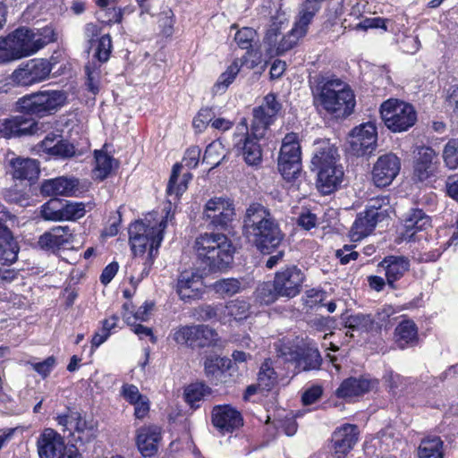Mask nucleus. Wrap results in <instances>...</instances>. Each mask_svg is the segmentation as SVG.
I'll return each mask as SVG.
<instances>
[{
    "label": "nucleus",
    "mask_w": 458,
    "mask_h": 458,
    "mask_svg": "<svg viewBox=\"0 0 458 458\" xmlns=\"http://www.w3.org/2000/svg\"><path fill=\"white\" fill-rule=\"evenodd\" d=\"M171 201L172 199L169 200L168 207L165 208V216L148 214L144 220L136 221L129 228L130 243L134 255L142 256L148 251L147 257L141 263L143 268L139 276H131L132 280L140 281L149 273L155 256L154 252H157L163 241L164 231L167 226L168 220H171L173 217L170 210ZM139 265H140V262L136 258L132 261L131 266L136 267Z\"/></svg>",
    "instance_id": "obj_1"
},
{
    "label": "nucleus",
    "mask_w": 458,
    "mask_h": 458,
    "mask_svg": "<svg viewBox=\"0 0 458 458\" xmlns=\"http://www.w3.org/2000/svg\"><path fill=\"white\" fill-rule=\"evenodd\" d=\"M242 229L248 241L264 254H270L284 239L276 220L259 203H252L246 208Z\"/></svg>",
    "instance_id": "obj_2"
},
{
    "label": "nucleus",
    "mask_w": 458,
    "mask_h": 458,
    "mask_svg": "<svg viewBox=\"0 0 458 458\" xmlns=\"http://www.w3.org/2000/svg\"><path fill=\"white\" fill-rule=\"evenodd\" d=\"M315 101L328 114L339 118L350 115L355 106L351 87L338 78L322 80L313 90Z\"/></svg>",
    "instance_id": "obj_3"
},
{
    "label": "nucleus",
    "mask_w": 458,
    "mask_h": 458,
    "mask_svg": "<svg viewBox=\"0 0 458 458\" xmlns=\"http://www.w3.org/2000/svg\"><path fill=\"white\" fill-rule=\"evenodd\" d=\"M198 260L209 271H220L229 267L234 248L231 240L221 233H204L194 242Z\"/></svg>",
    "instance_id": "obj_4"
},
{
    "label": "nucleus",
    "mask_w": 458,
    "mask_h": 458,
    "mask_svg": "<svg viewBox=\"0 0 458 458\" xmlns=\"http://www.w3.org/2000/svg\"><path fill=\"white\" fill-rule=\"evenodd\" d=\"M55 40V34L50 27L37 31L24 27L19 28L3 38L4 57L7 62L28 57Z\"/></svg>",
    "instance_id": "obj_5"
},
{
    "label": "nucleus",
    "mask_w": 458,
    "mask_h": 458,
    "mask_svg": "<svg viewBox=\"0 0 458 458\" xmlns=\"http://www.w3.org/2000/svg\"><path fill=\"white\" fill-rule=\"evenodd\" d=\"M282 1L263 0L262 4V7L269 10L268 13L271 14V24L263 39L264 51L269 57L283 55L299 42L290 30L286 34L282 31L288 25V17L281 10Z\"/></svg>",
    "instance_id": "obj_6"
},
{
    "label": "nucleus",
    "mask_w": 458,
    "mask_h": 458,
    "mask_svg": "<svg viewBox=\"0 0 458 458\" xmlns=\"http://www.w3.org/2000/svg\"><path fill=\"white\" fill-rule=\"evenodd\" d=\"M380 115L386 126L393 132L405 131L417 121L414 107L395 98L387 99L381 104Z\"/></svg>",
    "instance_id": "obj_7"
},
{
    "label": "nucleus",
    "mask_w": 458,
    "mask_h": 458,
    "mask_svg": "<svg viewBox=\"0 0 458 458\" xmlns=\"http://www.w3.org/2000/svg\"><path fill=\"white\" fill-rule=\"evenodd\" d=\"M66 98L64 91L45 90L21 98L17 105L24 113L45 116L56 112L64 105Z\"/></svg>",
    "instance_id": "obj_8"
},
{
    "label": "nucleus",
    "mask_w": 458,
    "mask_h": 458,
    "mask_svg": "<svg viewBox=\"0 0 458 458\" xmlns=\"http://www.w3.org/2000/svg\"><path fill=\"white\" fill-rule=\"evenodd\" d=\"M58 426L64 432H68L81 443H88L97 436V427L92 420L76 411L69 410L66 413L58 414L55 418Z\"/></svg>",
    "instance_id": "obj_9"
},
{
    "label": "nucleus",
    "mask_w": 458,
    "mask_h": 458,
    "mask_svg": "<svg viewBox=\"0 0 458 458\" xmlns=\"http://www.w3.org/2000/svg\"><path fill=\"white\" fill-rule=\"evenodd\" d=\"M233 201L227 197H214L208 199L203 208L202 218L215 228H226L234 219Z\"/></svg>",
    "instance_id": "obj_10"
},
{
    "label": "nucleus",
    "mask_w": 458,
    "mask_h": 458,
    "mask_svg": "<svg viewBox=\"0 0 458 458\" xmlns=\"http://www.w3.org/2000/svg\"><path fill=\"white\" fill-rule=\"evenodd\" d=\"M281 356L287 360L294 361L299 370L308 371L318 369L321 365L320 353L312 342L303 343L293 349L290 346L282 345L278 349Z\"/></svg>",
    "instance_id": "obj_11"
},
{
    "label": "nucleus",
    "mask_w": 458,
    "mask_h": 458,
    "mask_svg": "<svg viewBox=\"0 0 458 458\" xmlns=\"http://www.w3.org/2000/svg\"><path fill=\"white\" fill-rule=\"evenodd\" d=\"M51 64L46 59H31L12 73L11 79L19 86H30L48 78Z\"/></svg>",
    "instance_id": "obj_12"
},
{
    "label": "nucleus",
    "mask_w": 458,
    "mask_h": 458,
    "mask_svg": "<svg viewBox=\"0 0 458 458\" xmlns=\"http://www.w3.org/2000/svg\"><path fill=\"white\" fill-rule=\"evenodd\" d=\"M304 280L305 276L301 269L292 265L276 273L274 285L279 296L291 299L301 293Z\"/></svg>",
    "instance_id": "obj_13"
},
{
    "label": "nucleus",
    "mask_w": 458,
    "mask_h": 458,
    "mask_svg": "<svg viewBox=\"0 0 458 458\" xmlns=\"http://www.w3.org/2000/svg\"><path fill=\"white\" fill-rule=\"evenodd\" d=\"M376 125L368 122L355 127L349 135V151L357 157L372 153L377 146Z\"/></svg>",
    "instance_id": "obj_14"
},
{
    "label": "nucleus",
    "mask_w": 458,
    "mask_h": 458,
    "mask_svg": "<svg viewBox=\"0 0 458 458\" xmlns=\"http://www.w3.org/2000/svg\"><path fill=\"white\" fill-rule=\"evenodd\" d=\"M253 134H248V127L245 121H242L237 127L233 135V144L241 153L244 161L249 165H258L262 159V151L258 140Z\"/></svg>",
    "instance_id": "obj_15"
},
{
    "label": "nucleus",
    "mask_w": 458,
    "mask_h": 458,
    "mask_svg": "<svg viewBox=\"0 0 458 458\" xmlns=\"http://www.w3.org/2000/svg\"><path fill=\"white\" fill-rule=\"evenodd\" d=\"M281 104L276 100L274 94H267L262 104L254 108L251 133L256 138H262L268 126L281 110Z\"/></svg>",
    "instance_id": "obj_16"
},
{
    "label": "nucleus",
    "mask_w": 458,
    "mask_h": 458,
    "mask_svg": "<svg viewBox=\"0 0 458 458\" xmlns=\"http://www.w3.org/2000/svg\"><path fill=\"white\" fill-rule=\"evenodd\" d=\"M401 170L400 158L387 153L380 156L373 165L372 181L377 187L390 185Z\"/></svg>",
    "instance_id": "obj_17"
},
{
    "label": "nucleus",
    "mask_w": 458,
    "mask_h": 458,
    "mask_svg": "<svg viewBox=\"0 0 458 458\" xmlns=\"http://www.w3.org/2000/svg\"><path fill=\"white\" fill-rule=\"evenodd\" d=\"M64 437L53 428H46L37 440L39 458H62L65 451Z\"/></svg>",
    "instance_id": "obj_18"
},
{
    "label": "nucleus",
    "mask_w": 458,
    "mask_h": 458,
    "mask_svg": "<svg viewBox=\"0 0 458 458\" xmlns=\"http://www.w3.org/2000/svg\"><path fill=\"white\" fill-rule=\"evenodd\" d=\"M359 429L356 425L344 424L336 428L332 435V450L336 458H345L356 445Z\"/></svg>",
    "instance_id": "obj_19"
},
{
    "label": "nucleus",
    "mask_w": 458,
    "mask_h": 458,
    "mask_svg": "<svg viewBox=\"0 0 458 458\" xmlns=\"http://www.w3.org/2000/svg\"><path fill=\"white\" fill-rule=\"evenodd\" d=\"M162 439L161 428L157 425L142 426L136 431V445L145 458L154 456Z\"/></svg>",
    "instance_id": "obj_20"
},
{
    "label": "nucleus",
    "mask_w": 458,
    "mask_h": 458,
    "mask_svg": "<svg viewBox=\"0 0 458 458\" xmlns=\"http://www.w3.org/2000/svg\"><path fill=\"white\" fill-rule=\"evenodd\" d=\"M9 216V213L0 205V263L11 265L17 260L19 248L13 240L11 231L4 221Z\"/></svg>",
    "instance_id": "obj_21"
},
{
    "label": "nucleus",
    "mask_w": 458,
    "mask_h": 458,
    "mask_svg": "<svg viewBox=\"0 0 458 458\" xmlns=\"http://www.w3.org/2000/svg\"><path fill=\"white\" fill-rule=\"evenodd\" d=\"M202 276L199 271L191 269L182 272L177 280L176 291L183 301L199 298L203 293Z\"/></svg>",
    "instance_id": "obj_22"
},
{
    "label": "nucleus",
    "mask_w": 458,
    "mask_h": 458,
    "mask_svg": "<svg viewBox=\"0 0 458 458\" xmlns=\"http://www.w3.org/2000/svg\"><path fill=\"white\" fill-rule=\"evenodd\" d=\"M431 226L430 218L421 209H412L406 214L400 239L405 242L420 240L419 233Z\"/></svg>",
    "instance_id": "obj_23"
},
{
    "label": "nucleus",
    "mask_w": 458,
    "mask_h": 458,
    "mask_svg": "<svg viewBox=\"0 0 458 458\" xmlns=\"http://www.w3.org/2000/svg\"><path fill=\"white\" fill-rule=\"evenodd\" d=\"M438 168L437 152L430 147H419L414 163V176L423 182L433 176Z\"/></svg>",
    "instance_id": "obj_24"
},
{
    "label": "nucleus",
    "mask_w": 458,
    "mask_h": 458,
    "mask_svg": "<svg viewBox=\"0 0 458 458\" xmlns=\"http://www.w3.org/2000/svg\"><path fill=\"white\" fill-rule=\"evenodd\" d=\"M73 242V234L69 226H55L50 231L43 233L38 244L40 249L55 252L61 248L71 245Z\"/></svg>",
    "instance_id": "obj_25"
},
{
    "label": "nucleus",
    "mask_w": 458,
    "mask_h": 458,
    "mask_svg": "<svg viewBox=\"0 0 458 458\" xmlns=\"http://www.w3.org/2000/svg\"><path fill=\"white\" fill-rule=\"evenodd\" d=\"M213 425L223 434L230 433L242 426L241 413L229 405L216 406L212 411Z\"/></svg>",
    "instance_id": "obj_26"
},
{
    "label": "nucleus",
    "mask_w": 458,
    "mask_h": 458,
    "mask_svg": "<svg viewBox=\"0 0 458 458\" xmlns=\"http://www.w3.org/2000/svg\"><path fill=\"white\" fill-rule=\"evenodd\" d=\"M378 386V381L368 377H349L344 380L336 389L335 394L339 398L351 399L362 395Z\"/></svg>",
    "instance_id": "obj_27"
},
{
    "label": "nucleus",
    "mask_w": 458,
    "mask_h": 458,
    "mask_svg": "<svg viewBox=\"0 0 458 458\" xmlns=\"http://www.w3.org/2000/svg\"><path fill=\"white\" fill-rule=\"evenodd\" d=\"M232 360L226 357L217 355L207 356L204 360V371L206 377L214 384L227 382L228 370L232 367Z\"/></svg>",
    "instance_id": "obj_28"
},
{
    "label": "nucleus",
    "mask_w": 458,
    "mask_h": 458,
    "mask_svg": "<svg viewBox=\"0 0 458 458\" xmlns=\"http://www.w3.org/2000/svg\"><path fill=\"white\" fill-rule=\"evenodd\" d=\"M337 149L328 141H318L311 158V169L318 172L322 169L339 165Z\"/></svg>",
    "instance_id": "obj_29"
},
{
    "label": "nucleus",
    "mask_w": 458,
    "mask_h": 458,
    "mask_svg": "<svg viewBox=\"0 0 458 458\" xmlns=\"http://www.w3.org/2000/svg\"><path fill=\"white\" fill-rule=\"evenodd\" d=\"M410 260L403 256H386L378 264V267L385 271L388 284L393 285L394 282L401 279L410 269Z\"/></svg>",
    "instance_id": "obj_30"
},
{
    "label": "nucleus",
    "mask_w": 458,
    "mask_h": 458,
    "mask_svg": "<svg viewBox=\"0 0 458 458\" xmlns=\"http://www.w3.org/2000/svg\"><path fill=\"white\" fill-rule=\"evenodd\" d=\"M79 191V181L75 178L58 177L45 181L41 185V192L47 196H75Z\"/></svg>",
    "instance_id": "obj_31"
},
{
    "label": "nucleus",
    "mask_w": 458,
    "mask_h": 458,
    "mask_svg": "<svg viewBox=\"0 0 458 458\" xmlns=\"http://www.w3.org/2000/svg\"><path fill=\"white\" fill-rule=\"evenodd\" d=\"M317 187L318 191L327 195L338 189L344 179V170L341 165H333L329 169L317 172Z\"/></svg>",
    "instance_id": "obj_32"
},
{
    "label": "nucleus",
    "mask_w": 458,
    "mask_h": 458,
    "mask_svg": "<svg viewBox=\"0 0 458 458\" xmlns=\"http://www.w3.org/2000/svg\"><path fill=\"white\" fill-rule=\"evenodd\" d=\"M377 210L370 209L364 214H360L354 221L350 231V237L352 242H359L370 234L377 223Z\"/></svg>",
    "instance_id": "obj_33"
},
{
    "label": "nucleus",
    "mask_w": 458,
    "mask_h": 458,
    "mask_svg": "<svg viewBox=\"0 0 458 458\" xmlns=\"http://www.w3.org/2000/svg\"><path fill=\"white\" fill-rule=\"evenodd\" d=\"M9 172L15 179L32 180L39 174L38 161L29 157H13L9 160Z\"/></svg>",
    "instance_id": "obj_34"
},
{
    "label": "nucleus",
    "mask_w": 458,
    "mask_h": 458,
    "mask_svg": "<svg viewBox=\"0 0 458 458\" xmlns=\"http://www.w3.org/2000/svg\"><path fill=\"white\" fill-rule=\"evenodd\" d=\"M246 62V56L242 58H235L232 64L227 66L226 70L217 78L212 88L213 93L215 95H221L225 93L228 87L234 81L236 76L241 71V68Z\"/></svg>",
    "instance_id": "obj_35"
},
{
    "label": "nucleus",
    "mask_w": 458,
    "mask_h": 458,
    "mask_svg": "<svg viewBox=\"0 0 458 458\" xmlns=\"http://www.w3.org/2000/svg\"><path fill=\"white\" fill-rule=\"evenodd\" d=\"M345 327L352 332L378 334V326L370 314L350 315L345 319Z\"/></svg>",
    "instance_id": "obj_36"
},
{
    "label": "nucleus",
    "mask_w": 458,
    "mask_h": 458,
    "mask_svg": "<svg viewBox=\"0 0 458 458\" xmlns=\"http://www.w3.org/2000/svg\"><path fill=\"white\" fill-rule=\"evenodd\" d=\"M318 11V6L317 5L307 3L302 4L293 27L290 30L298 41L307 34L308 27Z\"/></svg>",
    "instance_id": "obj_37"
},
{
    "label": "nucleus",
    "mask_w": 458,
    "mask_h": 458,
    "mask_svg": "<svg viewBox=\"0 0 458 458\" xmlns=\"http://www.w3.org/2000/svg\"><path fill=\"white\" fill-rule=\"evenodd\" d=\"M223 311L224 315L220 318V321L225 323L227 318L241 321L250 317V304L243 299L237 298L226 302Z\"/></svg>",
    "instance_id": "obj_38"
},
{
    "label": "nucleus",
    "mask_w": 458,
    "mask_h": 458,
    "mask_svg": "<svg viewBox=\"0 0 458 458\" xmlns=\"http://www.w3.org/2000/svg\"><path fill=\"white\" fill-rule=\"evenodd\" d=\"M395 338L402 349L413 345L418 342V328L412 320H403L395 328Z\"/></svg>",
    "instance_id": "obj_39"
},
{
    "label": "nucleus",
    "mask_w": 458,
    "mask_h": 458,
    "mask_svg": "<svg viewBox=\"0 0 458 458\" xmlns=\"http://www.w3.org/2000/svg\"><path fill=\"white\" fill-rule=\"evenodd\" d=\"M198 332V325L179 326L172 330L170 336L177 344L195 348L199 339Z\"/></svg>",
    "instance_id": "obj_40"
},
{
    "label": "nucleus",
    "mask_w": 458,
    "mask_h": 458,
    "mask_svg": "<svg viewBox=\"0 0 458 458\" xmlns=\"http://www.w3.org/2000/svg\"><path fill=\"white\" fill-rule=\"evenodd\" d=\"M419 458H444V443L439 437L423 438L417 450Z\"/></svg>",
    "instance_id": "obj_41"
},
{
    "label": "nucleus",
    "mask_w": 458,
    "mask_h": 458,
    "mask_svg": "<svg viewBox=\"0 0 458 458\" xmlns=\"http://www.w3.org/2000/svg\"><path fill=\"white\" fill-rule=\"evenodd\" d=\"M182 165L175 164L173 166L172 174L167 184V195L176 200L187 189V183L191 179L190 173L184 174L182 179L178 182L179 174Z\"/></svg>",
    "instance_id": "obj_42"
},
{
    "label": "nucleus",
    "mask_w": 458,
    "mask_h": 458,
    "mask_svg": "<svg viewBox=\"0 0 458 458\" xmlns=\"http://www.w3.org/2000/svg\"><path fill=\"white\" fill-rule=\"evenodd\" d=\"M301 146L296 133H288L283 139L279 157L290 161L301 162Z\"/></svg>",
    "instance_id": "obj_43"
},
{
    "label": "nucleus",
    "mask_w": 458,
    "mask_h": 458,
    "mask_svg": "<svg viewBox=\"0 0 458 458\" xmlns=\"http://www.w3.org/2000/svg\"><path fill=\"white\" fill-rule=\"evenodd\" d=\"M152 308V303L145 302L143 305L139 307L136 311H134L132 303L126 302L123 305V319L129 326H132L133 323H136L138 320L147 321L149 318Z\"/></svg>",
    "instance_id": "obj_44"
},
{
    "label": "nucleus",
    "mask_w": 458,
    "mask_h": 458,
    "mask_svg": "<svg viewBox=\"0 0 458 458\" xmlns=\"http://www.w3.org/2000/svg\"><path fill=\"white\" fill-rule=\"evenodd\" d=\"M257 381L261 391H269L277 383V375L270 360H266L261 364Z\"/></svg>",
    "instance_id": "obj_45"
},
{
    "label": "nucleus",
    "mask_w": 458,
    "mask_h": 458,
    "mask_svg": "<svg viewBox=\"0 0 458 458\" xmlns=\"http://www.w3.org/2000/svg\"><path fill=\"white\" fill-rule=\"evenodd\" d=\"M212 288L216 293L225 297L241 293L244 289V285L242 280L232 277L216 281Z\"/></svg>",
    "instance_id": "obj_46"
},
{
    "label": "nucleus",
    "mask_w": 458,
    "mask_h": 458,
    "mask_svg": "<svg viewBox=\"0 0 458 458\" xmlns=\"http://www.w3.org/2000/svg\"><path fill=\"white\" fill-rule=\"evenodd\" d=\"M278 170L286 182H295L301 171V162L290 161L278 157Z\"/></svg>",
    "instance_id": "obj_47"
},
{
    "label": "nucleus",
    "mask_w": 458,
    "mask_h": 458,
    "mask_svg": "<svg viewBox=\"0 0 458 458\" xmlns=\"http://www.w3.org/2000/svg\"><path fill=\"white\" fill-rule=\"evenodd\" d=\"M64 200L51 199L41 207V216L45 220L62 221L64 216Z\"/></svg>",
    "instance_id": "obj_48"
},
{
    "label": "nucleus",
    "mask_w": 458,
    "mask_h": 458,
    "mask_svg": "<svg viewBox=\"0 0 458 458\" xmlns=\"http://www.w3.org/2000/svg\"><path fill=\"white\" fill-rule=\"evenodd\" d=\"M95 159H96V167L95 173L96 176L99 179L103 180L108 176L112 168H113V161L112 157L107 155L106 153L101 150L95 151Z\"/></svg>",
    "instance_id": "obj_49"
},
{
    "label": "nucleus",
    "mask_w": 458,
    "mask_h": 458,
    "mask_svg": "<svg viewBox=\"0 0 458 458\" xmlns=\"http://www.w3.org/2000/svg\"><path fill=\"white\" fill-rule=\"evenodd\" d=\"M443 161L449 169L458 167V139L449 140L442 151Z\"/></svg>",
    "instance_id": "obj_50"
},
{
    "label": "nucleus",
    "mask_w": 458,
    "mask_h": 458,
    "mask_svg": "<svg viewBox=\"0 0 458 458\" xmlns=\"http://www.w3.org/2000/svg\"><path fill=\"white\" fill-rule=\"evenodd\" d=\"M96 45L95 53L93 55L99 63H106L112 52V39L109 34H104L94 43Z\"/></svg>",
    "instance_id": "obj_51"
},
{
    "label": "nucleus",
    "mask_w": 458,
    "mask_h": 458,
    "mask_svg": "<svg viewBox=\"0 0 458 458\" xmlns=\"http://www.w3.org/2000/svg\"><path fill=\"white\" fill-rule=\"evenodd\" d=\"M225 157V149L220 141L211 142L205 150L203 161L212 166H216L220 161Z\"/></svg>",
    "instance_id": "obj_52"
},
{
    "label": "nucleus",
    "mask_w": 458,
    "mask_h": 458,
    "mask_svg": "<svg viewBox=\"0 0 458 458\" xmlns=\"http://www.w3.org/2000/svg\"><path fill=\"white\" fill-rule=\"evenodd\" d=\"M208 394H209V388L203 383L191 384L184 390L185 401L191 406L199 402Z\"/></svg>",
    "instance_id": "obj_53"
},
{
    "label": "nucleus",
    "mask_w": 458,
    "mask_h": 458,
    "mask_svg": "<svg viewBox=\"0 0 458 458\" xmlns=\"http://www.w3.org/2000/svg\"><path fill=\"white\" fill-rule=\"evenodd\" d=\"M87 205L83 202L64 200L63 220H77L83 217L87 212Z\"/></svg>",
    "instance_id": "obj_54"
},
{
    "label": "nucleus",
    "mask_w": 458,
    "mask_h": 458,
    "mask_svg": "<svg viewBox=\"0 0 458 458\" xmlns=\"http://www.w3.org/2000/svg\"><path fill=\"white\" fill-rule=\"evenodd\" d=\"M256 39V30L249 27H244L239 30L234 36V40L239 47L246 50H249L252 47V44Z\"/></svg>",
    "instance_id": "obj_55"
},
{
    "label": "nucleus",
    "mask_w": 458,
    "mask_h": 458,
    "mask_svg": "<svg viewBox=\"0 0 458 458\" xmlns=\"http://www.w3.org/2000/svg\"><path fill=\"white\" fill-rule=\"evenodd\" d=\"M279 296L276 293L274 284L263 283L259 284L256 290V298L260 303L270 304L274 302Z\"/></svg>",
    "instance_id": "obj_56"
},
{
    "label": "nucleus",
    "mask_w": 458,
    "mask_h": 458,
    "mask_svg": "<svg viewBox=\"0 0 458 458\" xmlns=\"http://www.w3.org/2000/svg\"><path fill=\"white\" fill-rule=\"evenodd\" d=\"M19 115L4 119L0 124V134L6 139L20 137Z\"/></svg>",
    "instance_id": "obj_57"
},
{
    "label": "nucleus",
    "mask_w": 458,
    "mask_h": 458,
    "mask_svg": "<svg viewBox=\"0 0 458 458\" xmlns=\"http://www.w3.org/2000/svg\"><path fill=\"white\" fill-rule=\"evenodd\" d=\"M85 70L87 74V84L89 89L92 93L96 94L97 92H98L100 84L101 71L99 65H97L96 64H89L85 67Z\"/></svg>",
    "instance_id": "obj_58"
},
{
    "label": "nucleus",
    "mask_w": 458,
    "mask_h": 458,
    "mask_svg": "<svg viewBox=\"0 0 458 458\" xmlns=\"http://www.w3.org/2000/svg\"><path fill=\"white\" fill-rule=\"evenodd\" d=\"M197 347H204L215 343L217 340L216 332L206 325H198Z\"/></svg>",
    "instance_id": "obj_59"
},
{
    "label": "nucleus",
    "mask_w": 458,
    "mask_h": 458,
    "mask_svg": "<svg viewBox=\"0 0 458 458\" xmlns=\"http://www.w3.org/2000/svg\"><path fill=\"white\" fill-rule=\"evenodd\" d=\"M213 116L212 109L208 107L200 109L193 119V127L199 131H202L208 124L211 125Z\"/></svg>",
    "instance_id": "obj_60"
},
{
    "label": "nucleus",
    "mask_w": 458,
    "mask_h": 458,
    "mask_svg": "<svg viewBox=\"0 0 458 458\" xmlns=\"http://www.w3.org/2000/svg\"><path fill=\"white\" fill-rule=\"evenodd\" d=\"M99 21L105 23L121 22L123 19V12L120 8H106L101 9L98 13Z\"/></svg>",
    "instance_id": "obj_61"
},
{
    "label": "nucleus",
    "mask_w": 458,
    "mask_h": 458,
    "mask_svg": "<svg viewBox=\"0 0 458 458\" xmlns=\"http://www.w3.org/2000/svg\"><path fill=\"white\" fill-rule=\"evenodd\" d=\"M121 395L131 404L144 400L146 395L140 393L139 388L131 384H123L121 387Z\"/></svg>",
    "instance_id": "obj_62"
},
{
    "label": "nucleus",
    "mask_w": 458,
    "mask_h": 458,
    "mask_svg": "<svg viewBox=\"0 0 458 458\" xmlns=\"http://www.w3.org/2000/svg\"><path fill=\"white\" fill-rule=\"evenodd\" d=\"M75 155V148L67 140H57L52 156L61 158L72 157Z\"/></svg>",
    "instance_id": "obj_63"
},
{
    "label": "nucleus",
    "mask_w": 458,
    "mask_h": 458,
    "mask_svg": "<svg viewBox=\"0 0 458 458\" xmlns=\"http://www.w3.org/2000/svg\"><path fill=\"white\" fill-rule=\"evenodd\" d=\"M19 123L20 136L36 134L39 131V123L24 115H19Z\"/></svg>",
    "instance_id": "obj_64"
}]
</instances>
